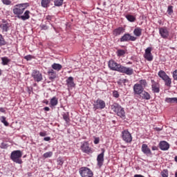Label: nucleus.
<instances>
[{"mask_svg": "<svg viewBox=\"0 0 177 177\" xmlns=\"http://www.w3.org/2000/svg\"><path fill=\"white\" fill-rule=\"evenodd\" d=\"M29 6L30 5L28 4V3L17 4L14 6L12 9V13L15 16H17V17L19 19V20L26 21V20H28V19H30V13H31L30 10H26V9L28 8Z\"/></svg>", "mask_w": 177, "mask_h": 177, "instance_id": "f257e3e1", "label": "nucleus"}, {"mask_svg": "<svg viewBox=\"0 0 177 177\" xmlns=\"http://www.w3.org/2000/svg\"><path fill=\"white\" fill-rule=\"evenodd\" d=\"M108 66L112 71H118V73L127 74V75H132L133 74V68L124 66L113 59L109 61Z\"/></svg>", "mask_w": 177, "mask_h": 177, "instance_id": "f03ea898", "label": "nucleus"}, {"mask_svg": "<svg viewBox=\"0 0 177 177\" xmlns=\"http://www.w3.org/2000/svg\"><path fill=\"white\" fill-rule=\"evenodd\" d=\"M23 156V152L20 150H15L11 152L10 158L16 162V164H23V160H21V157Z\"/></svg>", "mask_w": 177, "mask_h": 177, "instance_id": "7ed1b4c3", "label": "nucleus"}, {"mask_svg": "<svg viewBox=\"0 0 177 177\" xmlns=\"http://www.w3.org/2000/svg\"><path fill=\"white\" fill-rule=\"evenodd\" d=\"M111 110H113V111H114V113H116V114H117V115H118V117H120V118H123V120H124L125 111L124 110V108H122L121 106V105H120V104L113 103L111 106Z\"/></svg>", "mask_w": 177, "mask_h": 177, "instance_id": "20e7f679", "label": "nucleus"}, {"mask_svg": "<svg viewBox=\"0 0 177 177\" xmlns=\"http://www.w3.org/2000/svg\"><path fill=\"white\" fill-rule=\"evenodd\" d=\"M79 174L82 177H93V171L86 167H81Z\"/></svg>", "mask_w": 177, "mask_h": 177, "instance_id": "39448f33", "label": "nucleus"}, {"mask_svg": "<svg viewBox=\"0 0 177 177\" xmlns=\"http://www.w3.org/2000/svg\"><path fill=\"white\" fill-rule=\"evenodd\" d=\"M93 106L94 111H96L97 110H103V109L106 108V102L103 100L97 99L94 102Z\"/></svg>", "mask_w": 177, "mask_h": 177, "instance_id": "423d86ee", "label": "nucleus"}, {"mask_svg": "<svg viewBox=\"0 0 177 177\" xmlns=\"http://www.w3.org/2000/svg\"><path fill=\"white\" fill-rule=\"evenodd\" d=\"M122 139L126 143H131L132 142V135L128 130H124L122 131Z\"/></svg>", "mask_w": 177, "mask_h": 177, "instance_id": "0eeeda50", "label": "nucleus"}, {"mask_svg": "<svg viewBox=\"0 0 177 177\" xmlns=\"http://www.w3.org/2000/svg\"><path fill=\"white\" fill-rule=\"evenodd\" d=\"M138 38L135 36L131 35L129 33H125L123 36L121 37L120 41L121 42H129V41H135Z\"/></svg>", "mask_w": 177, "mask_h": 177, "instance_id": "6e6552de", "label": "nucleus"}, {"mask_svg": "<svg viewBox=\"0 0 177 177\" xmlns=\"http://www.w3.org/2000/svg\"><path fill=\"white\" fill-rule=\"evenodd\" d=\"M80 149L82 151L86 154H92V153H93L92 148L89 147V143L87 142H83L80 147Z\"/></svg>", "mask_w": 177, "mask_h": 177, "instance_id": "1a4fd4ad", "label": "nucleus"}, {"mask_svg": "<svg viewBox=\"0 0 177 177\" xmlns=\"http://www.w3.org/2000/svg\"><path fill=\"white\" fill-rule=\"evenodd\" d=\"M32 77L35 82H41L44 77H42V73L39 71L34 70L32 73Z\"/></svg>", "mask_w": 177, "mask_h": 177, "instance_id": "9d476101", "label": "nucleus"}, {"mask_svg": "<svg viewBox=\"0 0 177 177\" xmlns=\"http://www.w3.org/2000/svg\"><path fill=\"white\" fill-rule=\"evenodd\" d=\"M152 50H153V48H151V47H148L145 49L144 57L148 62L153 61V54H151Z\"/></svg>", "mask_w": 177, "mask_h": 177, "instance_id": "9b49d317", "label": "nucleus"}, {"mask_svg": "<svg viewBox=\"0 0 177 177\" xmlns=\"http://www.w3.org/2000/svg\"><path fill=\"white\" fill-rule=\"evenodd\" d=\"M151 86L153 93H160V83L154 81V80H151Z\"/></svg>", "mask_w": 177, "mask_h": 177, "instance_id": "f8f14e48", "label": "nucleus"}, {"mask_svg": "<svg viewBox=\"0 0 177 177\" xmlns=\"http://www.w3.org/2000/svg\"><path fill=\"white\" fill-rule=\"evenodd\" d=\"M134 95H142L145 91V88L139 84H135L133 87Z\"/></svg>", "mask_w": 177, "mask_h": 177, "instance_id": "ddd939ff", "label": "nucleus"}, {"mask_svg": "<svg viewBox=\"0 0 177 177\" xmlns=\"http://www.w3.org/2000/svg\"><path fill=\"white\" fill-rule=\"evenodd\" d=\"M102 153H100L97 157V165L100 168L103 165V162H104V149H102Z\"/></svg>", "mask_w": 177, "mask_h": 177, "instance_id": "4468645a", "label": "nucleus"}, {"mask_svg": "<svg viewBox=\"0 0 177 177\" xmlns=\"http://www.w3.org/2000/svg\"><path fill=\"white\" fill-rule=\"evenodd\" d=\"M159 34L164 39H167V38L169 37V31H168V28H167V27L160 28Z\"/></svg>", "mask_w": 177, "mask_h": 177, "instance_id": "2eb2a0df", "label": "nucleus"}, {"mask_svg": "<svg viewBox=\"0 0 177 177\" xmlns=\"http://www.w3.org/2000/svg\"><path fill=\"white\" fill-rule=\"evenodd\" d=\"M125 32V28L123 27H118L113 30V35L114 37H118Z\"/></svg>", "mask_w": 177, "mask_h": 177, "instance_id": "dca6fc26", "label": "nucleus"}, {"mask_svg": "<svg viewBox=\"0 0 177 177\" xmlns=\"http://www.w3.org/2000/svg\"><path fill=\"white\" fill-rule=\"evenodd\" d=\"M141 150L144 154H146V156H151V150L149 148L147 144H142Z\"/></svg>", "mask_w": 177, "mask_h": 177, "instance_id": "f3484780", "label": "nucleus"}, {"mask_svg": "<svg viewBox=\"0 0 177 177\" xmlns=\"http://www.w3.org/2000/svg\"><path fill=\"white\" fill-rule=\"evenodd\" d=\"M159 147L160 150H162L163 151H167V150L169 149V144L166 141H161L159 143Z\"/></svg>", "mask_w": 177, "mask_h": 177, "instance_id": "a211bd4d", "label": "nucleus"}, {"mask_svg": "<svg viewBox=\"0 0 177 177\" xmlns=\"http://www.w3.org/2000/svg\"><path fill=\"white\" fill-rule=\"evenodd\" d=\"M66 82L68 88H74V86H75V83H74V77L71 76L68 77Z\"/></svg>", "mask_w": 177, "mask_h": 177, "instance_id": "6ab92c4d", "label": "nucleus"}, {"mask_svg": "<svg viewBox=\"0 0 177 177\" xmlns=\"http://www.w3.org/2000/svg\"><path fill=\"white\" fill-rule=\"evenodd\" d=\"M50 3H52V0H41V6L44 9H48V8H50Z\"/></svg>", "mask_w": 177, "mask_h": 177, "instance_id": "aec40b11", "label": "nucleus"}, {"mask_svg": "<svg viewBox=\"0 0 177 177\" xmlns=\"http://www.w3.org/2000/svg\"><path fill=\"white\" fill-rule=\"evenodd\" d=\"M9 27H10L9 23L4 22L0 24V28H1L3 32H8L9 31Z\"/></svg>", "mask_w": 177, "mask_h": 177, "instance_id": "412c9836", "label": "nucleus"}, {"mask_svg": "<svg viewBox=\"0 0 177 177\" xmlns=\"http://www.w3.org/2000/svg\"><path fill=\"white\" fill-rule=\"evenodd\" d=\"M142 31H143V30L140 27H136L133 32V35L138 37H141Z\"/></svg>", "mask_w": 177, "mask_h": 177, "instance_id": "4be33fe9", "label": "nucleus"}, {"mask_svg": "<svg viewBox=\"0 0 177 177\" xmlns=\"http://www.w3.org/2000/svg\"><path fill=\"white\" fill-rule=\"evenodd\" d=\"M141 95L142 99H144L145 100H150V99H151V96L150 95V94L148 92L145 91V90L142 91Z\"/></svg>", "mask_w": 177, "mask_h": 177, "instance_id": "5701e85b", "label": "nucleus"}, {"mask_svg": "<svg viewBox=\"0 0 177 177\" xmlns=\"http://www.w3.org/2000/svg\"><path fill=\"white\" fill-rule=\"evenodd\" d=\"M59 100H57V97H53L50 101V107H55V106H57Z\"/></svg>", "mask_w": 177, "mask_h": 177, "instance_id": "b1692460", "label": "nucleus"}, {"mask_svg": "<svg viewBox=\"0 0 177 177\" xmlns=\"http://www.w3.org/2000/svg\"><path fill=\"white\" fill-rule=\"evenodd\" d=\"M48 74L49 75V80H55L56 78V72L53 69H49Z\"/></svg>", "mask_w": 177, "mask_h": 177, "instance_id": "393cba45", "label": "nucleus"}, {"mask_svg": "<svg viewBox=\"0 0 177 177\" xmlns=\"http://www.w3.org/2000/svg\"><path fill=\"white\" fill-rule=\"evenodd\" d=\"M1 59V64L3 66H8L9 63H10L11 62V59H8V57H3Z\"/></svg>", "mask_w": 177, "mask_h": 177, "instance_id": "a878e982", "label": "nucleus"}, {"mask_svg": "<svg viewBox=\"0 0 177 177\" xmlns=\"http://www.w3.org/2000/svg\"><path fill=\"white\" fill-rule=\"evenodd\" d=\"M53 70H55V71H60V70H62V64H56L54 63L52 66H51Z\"/></svg>", "mask_w": 177, "mask_h": 177, "instance_id": "bb28decb", "label": "nucleus"}, {"mask_svg": "<svg viewBox=\"0 0 177 177\" xmlns=\"http://www.w3.org/2000/svg\"><path fill=\"white\" fill-rule=\"evenodd\" d=\"M158 77L161 78L162 80H165L168 77V75L164 71H160L158 73Z\"/></svg>", "mask_w": 177, "mask_h": 177, "instance_id": "cd10ccee", "label": "nucleus"}, {"mask_svg": "<svg viewBox=\"0 0 177 177\" xmlns=\"http://www.w3.org/2000/svg\"><path fill=\"white\" fill-rule=\"evenodd\" d=\"M163 81L165 82V85L166 86H171V84H172V80L169 78V76L165 77Z\"/></svg>", "mask_w": 177, "mask_h": 177, "instance_id": "c85d7f7f", "label": "nucleus"}, {"mask_svg": "<svg viewBox=\"0 0 177 177\" xmlns=\"http://www.w3.org/2000/svg\"><path fill=\"white\" fill-rule=\"evenodd\" d=\"M127 53V50H122V49H118L116 51V55L118 56V57H121V56H124Z\"/></svg>", "mask_w": 177, "mask_h": 177, "instance_id": "c756f323", "label": "nucleus"}, {"mask_svg": "<svg viewBox=\"0 0 177 177\" xmlns=\"http://www.w3.org/2000/svg\"><path fill=\"white\" fill-rule=\"evenodd\" d=\"M165 102L167 103H177V97H167Z\"/></svg>", "mask_w": 177, "mask_h": 177, "instance_id": "7c9ffc66", "label": "nucleus"}, {"mask_svg": "<svg viewBox=\"0 0 177 177\" xmlns=\"http://www.w3.org/2000/svg\"><path fill=\"white\" fill-rule=\"evenodd\" d=\"M126 19L128 20V21H130L131 23H133V21L136 20V18L133 15H126Z\"/></svg>", "mask_w": 177, "mask_h": 177, "instance_id": "2f4dec72", "label": "nucleus"}, {"mask_svg": "<svg viewBox=\"0 0 177 177\" xmlns=\"http://www.w3.org/2000/svg\"><path fill=\"white\" fill-rule=\"evenodd\" d=\"M0 121L3 124H4L5 127H9V122H8V121H6V118L5 116H1L0 118Z\"/></svg>", "mask_w": 177, "mask_h": 177, "instance_id": "473e14b6", "label": "nucleus"}, {"mask_svg": "<svg viewBox=\"0 0 177 177\" xmlns=\"http://www.w3.org/2000/svg\"><path fill=\"white\" fill-rule=\"evenodd\" d=\"M64 0H54V5L57 7H60L63 5Z\"/></svg>", "mask_w": 177, "mask_h": 177, "instance_id": "72a5a7b5", "label": "nucleus"}, {"mask_svg": "<svg viewBox=\"0 0 177 177\" xmlns=\"http://www.w3.org/2000/svg\"><path fill=\"white\" fill-rule=\"evenodd\" d=\"M62 117H63L64 121H66V123L70 122V118L68 117V113H64L62 114Z\"/></svg>", "mask_w": 177, "mask_h": 177, "instance_id": "f704fd0d", "label": "nucleus"}, {"mask_svg": "<svg viewBox=\"0 0 177 177\" xmlns=\"http://www.w3.org/2000/svg\"><path fill=\"white\" fill-rule=\"evenodd\" d=\"M53 156V153L52 151L46 152L44 153L43 157L44 158H49Z\"/></svg>", "mask_w": 177, "mask_h": 177, "instance_id": "c9c22d12", "label": "nucleus"}, {"mask_svg": "<svg viewBox=\"0 0 177 177\" xmlns=\"http://www.w3.org/2000/svg\"><path fill=\"white\" fill-rule=\"evenodd\" d=\"M6 41H5V39L3 38V36L0 34V46H3V45H6Z\"/></svg>", "mask_w": 177, "mask_h": 177, "instance_id": "e433bc0d", "label": "nucleus"}, {"mask_svg": "<svg viewBox=\"0 0 177 177\" xmlns=\"http://www.w3.org/2000/svg\"><path fill=\"white\" fill-rule=\"evenodd\" d=\"M168 15H171L174 13V7L172 6H169L167 8Z\"/></svg>", "mask_w": 177, "mask_h": 177, "instance_id": "4c0bfd02", "label": "nucleus"}, {"mask_svg": "<svg viewBox=\"0 0 177 177\" xmlns=\"http://www.w3.org/2000/svg\"><path fill=\"white\" fill-rule=\"evenodd\" d=\"M160 174L162 177H168V169H164L163 171H161Z\"/></svg>", "mask_w": 177, "mask_h": 177, "instance_id": "58836bf2", "label": "nucleus"}, {"mask_svg": "<svg viewBox=\"0 0 177 177\" xmlns=\"http://www.w3.org/2000/svg\"><path fill=\"white\" fill-rule=\"evenodd\" d=\"M140 85L145 88V86L147 85V82L146 81V80H140Z\"/></svg>", "mask_w": 177, "mask_h": 177, "instance_id": "ea45409f", "label": "nucleus"}, {"mask_svg": "<svg viewBox=\"0 0 177 177\" xmlns=\"http://www.w3.org/2000/svg\"><path fill=\"white\" fill-rule=\"evenodd\" d=\"M1 2L2 3H3V5H6V6L12 5V1L10 0H2Z\"/></svg>", "mask_w": 177, "mask_h": 177, "instance_id": "a19ab883", "label": "nucleus"}, {"mask_svg": "<svg viewBox=\"0 0 177 177\" xmlns=\"http://www.w3.org/2000/svg\"><path fill=\"white\" fill-rule=\"evenodd\" d=\"M112 95L115 99H118V97H120V93H118V91H113Z\"/></svg>", "mask_w": 177, "mask_h": 177, "instance_id": "79ce46f5", "label": "nucleus"}, {"mask_svg": "<svg viewBox=\"0 0 177 177\" xmlns=\"http://www.w3.org/2000/svg\"><path fill=\"white\" fill-rule=\"evenodd\" d=\"M1 147V149H8V144H6L5 142H2L1 144V147Z\"/></svg>", "mask_w": 177, "mask_h": 177, "instance_id": "37998d69", "label": "nucleus"}, {"mask_svg": "<svg viewBox=\"0 0 177 177\" xmlns=\"http://www.w3.org/2000/svg\"><path fill=\"white\" fill-rule=\"evenodd\" d=\"M24 59H25L26 60H27V61H30V60H31V59H32V55H26V56L24 57Z\"/></svg>", "mask_w": 177, "mask_h": 177, "instance_id": "c03bdc74", "label": "nucleus"}, {"mask_svg": "<svg viewBox=\"0 0 177 177\" xmlns=\"http://www.w3.org/2000/svg\"><path fill=\"white\" fill-rule=\"evenodd\" d=\"M53 19V16L52 15H47L46 16V20H48V21H50Z\"/></svg>", "mask_w": 177, "mask_h": 177, "instance_id": "a18cd8bd", "label": "nucleus"}, {"mask_svg": "<svg viewBox=\"0 0 177 177\" xmlns=\"http://www.w3.org/2000/svg\"><path fill=\"white\" fill-rule=\"evenodd\" d=\"M99 142H100V139L99 138H95L94 139V144L95 145H99Z\"/></svg>", "mask_w": 177, "mask_h": 177, "instance_id": "49530a36", "label": "nucleus"}, {"mask_svg": "<svg viewBox=\"0 0 177 177\" xmlns=\"http://www.w3.org/2000/svg\"><path fill=\"white\" fill-rule=\"evenodd\" d=\"M46 131H41L39 133V136L44 137V136H46Z\"/></svg>", "mask_w": 177, "mask_h": 177, "instance_id": "de8ad7c7", "label": "nucleus"}, {"mask_svg": "<svg viewBox=\"0 0 177 177\" xmlns=\"http://www.w3.org/2000/svg\"><path fill=\"white\" fill-rule=\"evenodd\" d=\"M0 113H6V109L3 107L0 108Z\"/></svg>", "mask_w": 177, "mask_h": 177, "instance_id": "09e8293b", "label": "nucleus"}, {"mask_svg": "<svg viewBox=\"0 0 177 177\" xmlns=\"http://www.w3.org/2000/svg\"><path fill=\"white\" fill-rule=\"evenodd\" d=\"M44 140L45 142H49V140H50V137H45V138H44Z\"/></svg>", "mask_w": 177, "mask_h": 177, "instance_id": "8fccbe9b", "label": "nucleus"}, {"mask_svg": "<svg viewBox=\"0 0 177 177\" xmlns=\"http://www.w3.org/2000/svg\"><path fill=\"white\" fill-rule=\"evenodd\" d=\"M41 29L42 30H48V26L46 25H42L41 26Z\"/></svg>", "mask_w": 177, "mask_h": 177, "instance_id": "3c124183", "label": "nucleus"}, {"mask_svg": "<svg viewBox=\"0 0 177 177\" xmlns=\"http://www.w3.org/2000/svg\"><path fill=\"white\" fill-rule=\"evenodd\" d=\"M121 82L123 83V84H124V85H125V84H127V82H128V80H127V79H123V80H121Z\"/></svg>", "mask_w": 177, "mask_h": 177, "instance_id": "603ef678", "label": "nucleus"}, {"mask_svg": "<svg viewBox=\"0 0 177 177\" xmlns=\"http://www.w3.org/2000/svg\"><path fill=\"white\" fill-rule=\"evenodd\" d=\"M44 111H49L50 109L48 106H46L44 108Z\"/></svg>", "mask_w": 177, "mask_h": 177, "instance_id": "864d4df0", "label": "nucleus"}, {"mask_svg": "<svg viewBox=\"0 0 177 177\" xmlns=\"http://www.w3.org/2000/svg\"><path fill=\"white\" fill-rule=\"evenodd\" d=\"M152 150L154 151H156V150H158V148L156 147V146H153V147H152Z\"/></svg>", "mask_w": 177, "mask_h": 177, "instance_id": "5fc2aeb1", "label": "nucleus"}, {"mask_svg": "<svg viewBox=\"0 0 177 177\" xmlns=\"http://www.w3.org/2000/svg\"><path fill=\"white\" fill-rule=\"evenodd\" d=\"M58 165H63V161L62 160H58Z\"/></svg>", "mask_w": 177, "mask_h": 177, "instance_id": "6e6d98bb", "label": "nucleus"}, {"mask_svg": "<svg viewBox=\"0 0 177 177\" xmlns=\"http://www.w3.org/2000/svg\"><path fill=\"white\" fill-rule=\"evenodd\" d=\"M134 177H145V176H143L142 175H140V174H136V175H134Z\"/></svg>", "mask_w": 177, "mask_h": 177, "instance_id": "4d7b16f0", "label": "nucleus"}, {"mask_svg": "<svg viewBox=\"0 0 177 177\" xmlns=\"http://www.w3.org/2000/svg\"><path fill=\"white\" fill-rule=\"evenodd\" d=\"M121 81H122V80H120L118 82V84L119 85H121L122 84H123Z\"/></svg>", "mask_w": 177, "mask_h": 177, "instance_id": "13d9d810", "label": "nucleus"}, {"mask_svg": "<svg viewBox=\"0 0 177 177\" xmlns=\"http://www.w3.org/2000/svg\"><path fill=\"white\" fill-rule=\"evenodd\" d=\"M44 103H45L46 104H48L49 103V102H48V100H46V101L44 102Z\"/></svg>", "mask_w": 177, "mask_h": 177, "instance_id": "bf43d9fd", "label": "nucleus"}, {"mask_svg": "<svg viewBox=\"0 0 177 177\" xmlns=\"http://www.w3.org/2000/svg\"><path fill=\"white\" fill-rule=\"evenodd\" d=\"M127 64H132V63L131 62H129Z\"/></svg>", "mask_w": 177, "mask_h": 177, "instance_id": "052dcab7", "label": "nucleus"}, {"mask_svg": "<svg viewBox=\"0 0 177 177\" xmlns=\"http://www.w3.org/2000/svg\"><path fill=\"white\" fill-rule=\"evenodd\" d=\"M175 177H177V171L175 173Z\"/></svg>", "mask_w": 177, "mask_h": 177, "instance_id": "680f3d73", "label": "nucleus"}, {"mask_svg": "<svg viewBox=\"0 0 177 177\" xmlns=\"http://www.w3.org/2000/svg\"><path fill=\"white\" fill-rule=\"evenodd\" d=\"M158 23H159L160 24H161V21H159Z\"/></svg>", "mask_w": 177, "mask_h": 177, "instance_id": "e2e57ef3", "label": "nucleus"}, {"mask_svg": "<svg viewBox=\"0 0 177 177\" xmlns=\"http://www.w3.org/2000/svg\"><path fill=\"white\" fill-rule=\"evenodd\" d=\"M1 71H1V69H0V75H1Z\"/></svg>", "mask_w": 177, "mask_h": 177, "instance_id": "0e129e2a", "label": "nucleus"}, {"mask_svg": "<svg viewBox=\"0 0 177 177\" xmlns=\"http://www.w3.org/2000/svg\"><path fill=\"white\" fill-rule=\"evenodd\" d=\"M104 5H106V2L104 3Z\"/></svg>", "mask_w": 177, "mask_h": 177, "instance_id": "69168bd1", "label": "nucleus"}]
</instances>
